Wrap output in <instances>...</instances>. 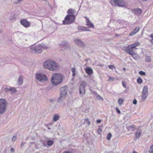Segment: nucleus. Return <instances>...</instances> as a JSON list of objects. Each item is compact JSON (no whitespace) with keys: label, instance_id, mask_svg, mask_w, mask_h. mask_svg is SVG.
Masks as SVG:
<instances>
[{"label":"nucleus","instance_id":"obj_1","mask_svg":"<svg viewBox=\"0 0 153 153\" xmlns=\"http://www.w3.org/2000/svg\"><path fill=\"white\" fill-rule=\"evenodd\" d=\"M44 67L51 71H56L59 69V67L57 63L51 60L45 61L44 63Z\"/></svg>","mask_w":153,"mask_h":153},{"label":"nucleus","instance_id":"obj_2","mask_svg":"<svg viewBox=\"0 0 153 153\" xmlns=\"http://www.w3.org/2000/svg\"><path fill=\"white\" fill-rule=\"evenodd\" d=\"M62 81V75L59 74H54L51 78V82L54 86H56L60 84Z\"/></svg>","mask_w":153,"mask_h":153},{"label":"nucleus","instance_id":"obj_3","mask_svg":"<svg viewBox=\"0 0 153 153\" xmlns=\"http://www.w3.org/2000/svg\"><path fill=\"white\" fill-rule=\"evenodd\" d=\"M48 47L44 44H41L37 46L30 47L31 51L33 53H39L42 52L43 49H47Z\"/></svg>","mask_w":153,"mask_h":153},{"label":"nucleus","instance_id":"obj_4","mask_svg":"<svg viewBox=\"0 0 153 153\" xmlns=\"http://www.w3.org/2000/svg\"><path fill=\"white\" fill-rule=\"evenodd\" d=\"M7 105V102L5 99H0V114L4 113L6 110Z\"/></svg>","mask_w":153,"mask_h":153},{"label":"nucleus","instance_id":"obj_5","mask_svg":"<svg viewBox=\"0 0 153 153\" xmlns=\"http://www.w3.org/2000/svg\"><path fill=\"white\" fill-rule=\"evenodd\" d=\"M110 3L112 5H114L116 6L123 7L126 6L124 0H111L110 1Z\"/></svg>","mask_w":153,"mask_h":153},{"label":"nucleus","instance_id":"obj_6","mask_svg":"<svg viewBox=\"0 0 153 153\" xmlns=\"http://www.w3.org/2000/svg\"><path fill=\"white\" fill-rule=\"evenodd\" d=\"M75 19V16H70L67 15L65 18V20L63 21V24L64 25L71 24L74 21Z\"/></svg>","mask_w":153,"mask_h":153},{"label":"nucleus","instance_id":"obj_7","mask_svg":"<svg viewBox=\"0 0 153 153\" xmlns=\"http://www.w3.org/2000/svg\"><path fill=\"white\" fill-rule=\"evenodd\" d=\"M36 79L40 82H46L48 80L46 76L42 74H36Z\"/></svg>","mask_w":153,"mask_h":153},{"label":"nucleus","instance_id":"obj_8","mask_svg":"<svg viewBox=\"0 0 153 153\" xmlns=\"http://www.w3.org/2000/svg\"><path fill=\"white\" fill-rule=\"evenodd\" d=\"M148 87L146 86H144L143 89L142 93L141 95L142 99V101H144L146 98L148 96Z\"/></svg>","mask_w":153,"mask_h":153},{"label":"nucleus","instance_id":"obj_9","mask_svg":"<svg viewBox=\"0 0 153 153\" xmlns=\"http://www.w3.org/2000/svg\"><path fill=\"white\" fill-rule=\"evenodd\" d=\"M87 85L85 81H82L81 82L80 86L79 88V93L80 94H84L85 93V88Z\"/></svg>","mask_w":153,"mask_h":153},{"label":"nucleus","instance_id":"obj_10","mask_svg":"<svg viewBox=\"0 0 153 153\" xmlns=\"http://www.w3.org/2000/svg\"><path fill=\"white\" fill-rule=\"evenodd\" d=\"M68 90V87L66 85L61 88L60 90V94L66 96L67 94Z\"/></svg>","mask_w":153,"mask_h":153},{"label":"nucleus","instance_id":"obj_11","mask_svg":"<svg viewBox=\"0 0 153 153\" xmlns=\"http://www.w3.org/2000/svg\"><path fill=\"white\" fill-rule=\"evenodd\" d=\"M74 41L76 44L78 45V46L83 48H84L85 46L83 42H82L80 39L76 38L74 39Z\"/></svg>","mask_w":153,"mask_h":153},{"label":"nucleus","instance_id":"obj_12","mask_svg":"<svg viewBox=\"0 0 153 153\" xmlns=\"http://www.w3.org/2000/svg\"><path fill=\"white\" fill-rule=\"evenodd\" d=\"M20 23L22 25L26 27H29L30 25V22L26 19L21 20Z\"/></svg>","mask_w":153,"mask_h":153},{"label":"nucleus","instance_id":"obj_13","mask_svg":"<svg viewBox=\"0 0 153 153\" xmlns=\"http://www.w3.org/2000/svg\"><path fill=\"white\" fill-rule=\"evenodd\" d=\"M140 44L139 42H136L132 44L129 45L128 46V48L133 49L134 48L137 49V48H136V47L137 46H139Z\"/></svg>","mask_w":153,"mask_h":153},{"label":"nucleus","instance_id":"obj_14","mask_svg":"<svg viewBox=\"0 0 153 153\" xmlns=\"http://www.w3.org/2000/svg\"><path fill=\"white\" fill-rule=\"evenodd\" d=\"M134 51L133 49H131L128 48V49L126 50V52L128 54L131 55L132 56L133 55H137V53L134 52H133Z\"/></svg>","mask_w":153,"mask_h":153},{"label":"nucleus","instance_id":"obj_15","mask_svg":"<svg viewBox=\"0 0 153 153\" xmlns=\"http://www.w3.org/2000/svg\"><path fill=\"white\" fill-rule=\"evenodd\" d=\"M134 11L135 15H139L141 14L142 13V10L141 9L139 8L135 9Z\"/></svg>","mask_w":153,"mask_h":153},{"label":"nucleus","instance_id":"obj_16","mask_svg":"<svg viewBox=\"0 0 153 153\" xmlns=\"http://www.w3.org/2000/svg\"><path fill=\"white\" fill-rule=\"evenodd\" d=\"M67 13H68V15H69L70 16H75L74 15L75 13V11L73 9H69L67 11Z\"/></svg>","mask_w":153,"mask_h":153},{"label":"nucleus","instance_id":"obj_17","mask_svg":"<svg viewBox=\"0 0 153 153\" xmlns=\"http://www.w3.org/2000/svg\"><path fill=\"white\" fill-rule=\"evenodd\" d=\"M78 29L79 30L82 31H88V28L87 27L83 26H79L78 27Z\"/></svg>","mask_w":153,"mask_h":153},{"label":"nucleus","instance_id":"obj_18","mask_svg":"<svg viewBox=\"0 0 153 153\" xmlns=\"http://www.w3.org/2000/svg\"><path fill=\"white\" fill-rule=\"evenodd\" d=\"M23 82V77L21 76H20L18 80V84L20 85H21L22 84Z\"/></svg>","mask_w":153,"mask_h":153},{"label":"nucleus","instance_id":"obj_19","mask_svg":"<svg viewBox=\"0 0 153 153\" xmlns=\"http://www.w3.org/2000/svg\"><path fill=\"white\" fill-rule=\"evenodd\" d=\"M85 71L86 73L89 75H90L93 73L92 70L89 67H87L86 68Z\"/></svg>","mask_w":153,"mask_h":153},{"label":"nucleus","instance_id":"obj_20","mask_svg":"<svg viewBox=\"0 0 153 153\" xmlns=\"http://www.w3.org/2000/svg\"><path fill=\"white\" fill-rule=\"evenodd\" d=\"M59 118V117L57 114H55L53 115V120L54 122L57 121Z\"/></svg>","mask_w":153,"mask_h":153},{"label":"nucleus","instance_id":"obj_21","mask_svg":"<svg viewBox=\"0 0 153 153\" xmlns=\"http://www.w3.org/2000/svg\"><path fill=\"white\" fill-rule=\"evenodd\" d=\"M86 25L89 26L90 27L94 28V25L91 23L89 19L86 21Z\"/></svg>","mask_w":153,"mask_h":153},{"label":"nucleus","instance_id":"obj_22","mask_svg":"<svg viewBox=\"0 0 153 153\" xmlns=\"http://www.w3.org/2000/svg\"><path fill=\"white\" fill-rule=\"evenodd\" d=\"M63 45L65 48H69L70 47L68 43L67 42H64Z\"/></svg>","mask_w":153,"mask_h":153},{"label":"nucleus","instance_id":"obj_23","mask_svg":"<svg viewBox=\"0 0 153 153\" xmlns=\"http://www.w3.org/2000/svg\"><path fill=\"white\" fill-rule=\"evenodd\" d=\"M66 96L64 95H62V94H60V96L58 99V102H62L64 98Z\"/></svg>","mask_w":153,"mask_h":153},{"label":"nucleus","instance_id":"obj_24","mask_svg":"<svg viewBox=\"0 0 153 153\" xmlns=\"http://www.w3.org/2000/svg\"><path fill=\"white\" fill-rule=\"evenodd\" d=\"M145 61L146 62H150L151 61V57L149 56H146L145 59Z\"/></svg>","mask_w":153,"mask_h":153},{"label":"nucleus","instance_id":"obj_25","mask_svg":"<svg viewBox=\"0 0 153 153\" xmlns=\"http://www.w3.org/2000/svg\"><path fill=\"white\" fill-rule=\"evenodd\" d=\"M47 144L50 146H51L53 143V140H49L47 141Z\"/></svg>","mask_w":153,"mask_h":153},{"label":"nucleus","instance_id":"obj_26","mask_svg":"<svg viewBox=\"0 0 153 153\" xmlns=\"http://www.w3.org/2000/svg\"><path fill=\"white\" fill-rule=\"evenodd\" d=\"M71 71L72 74V76L73 77H74L76 75V69L75 68H72L71 69Z\"/></svg>","mask_w":153,"mask_h":153},{"label":"nucleus","instance_id":"obj_27","mask_svg":"<svg viewBox=\"0 0 153 153\" xmlns=\"http://www.w3.org/2000/svg\"><path fill=\"white\" fill-rule=\"evenodd\" d=\"M10 91L12 93H15L16 91V90L14 88L10 87Z\"/></svg>","mask_w":153,"mask_h":153},{"label":"nucleus","instance_id":"obj_28","mask_svg":"<svg viewBox=\"0 0 153 153\" xmlns=\"http://www.w3.org/2000/svg\"><path fill=\"white\" fill-rule=\"evenodd\" d=\"M141 135V133L140 132H135V137L137 138L138 139L140 136Z\"/></svg>","mask_w":153,"mask_h":153},{"label":"nucleus","instance_id":"obj_29","mask_svg":"<svg viewBox=\"0 0 153 153\" xmlns=\"http://www.w3.org/2000/svg\"><path fill=\"white\" fill-rule=\"evenodd\" d=\"M16 19V17H15V15L14 14L11 15L10 17V19L11 21H13L15 20Z\"/></svg>","mask_w":153,"mask_h":153},{"label":"nucleus","instance_id":"obj_30","mask_svg":"<svg viewBox=\"0 0 153 153\" xmlns=\"http://www.w3.org/2000/svg\"><path fill=\"white\" fill-rule=\"evenodd\" d=\"M140 29V27H137L133 30L136 33L139 31Z\"/></svg>","mask_w":153,"mask_h":153},{"label":"nucleus","instance_id":"obj_31","mask_svg":"<svg viewBox=\"0 0 153 153\" xmlns=\"http://www.w3.org/2000/svg\"><path fill=\"white\" fill-rule=\"evenodd\" d=\"M143 81L142 79L140 77L138 78L137 79V82L138 83L141 84Z\"/></svg>","mask_w":153,"mask_h":153},{"label":"nucleus","instance_id":"obj_32","mask_svg":"<svg viewBox=\"0 0 153 153\" xmlns=\"http://www.w3.org/2000/svg\"><path fill=\"white\" fill-rule=\"evenodd\" d=\"M112 136V135L111 133H109L108 134L107 137V139L108 140H110L111 137Z\"/></svg>","mask_w":153,"mask_h":153},{"label":"nucleus","instance_id":"obj_33","mask_svg":"<svg viewBox=\"0 0 153 153\" xmlns=\"http://www.w3.org/2000/svg\"><path fill=\"white\" fill-rule=\"evenodd\" d=\"M139 74L140 75L143 76L146 75V73L143 71H140L139 72Z\"/></svg>","mask_w":153,"mask_h":153},{"label":"nucleus","instance_id":"obj_34","mask_svg":"<svg viewBox=\"0 0 153 153\" xmlns=\"http://www.w3.org/2000/svg\"><path fill=\"white\" fill-rule=\"evenodd\" d=\"M123 102V100L122 99H119L118 100V102L119 104L120 105H121L122 104Z\"/></svg>","mask_w":153,"mask_h":153},{"label":"nucleus","instance_id":"obj_35","mask_svg":"<svg viewBox=\"0 0 153 153\" xmlns=\"http://www.w3.org/2000/svg\"><path fill=\"white\" fill-rule=\"evenodd\" d=\"M114 79V78L111 76L109 77V79L108 80V81L110 82V81H113Z\"/></svg>","mask_w":153,"mask_h":153},{"label":"nucleus","instance_id":"obj_36","mask_svg":"<svg viewBox=\"0 0 153 153\" xmlns=\"http://www.w3.org/2000/svg\"><path fill=\"white\" fill-rule=\"evenodd\" d=\"M149 152L150 153H153V145H152L150 147Z\"/></svg>","mask_w":153,"mask_h":153},{"label":"nucleus","instance_id":"obj_37","mask_svg":"<svg viewBox=\"0 0 153 153\" xmlns=\"http://www.w3.org/2000/svg\"><path fill=\"white\" fill-rule=\"evenodd\" d=\"M108 67L110 69H113L114 68H115V67L114 65H108Z\"/></svg>","mask_w":153,"mask_h":153},{"label":"nucleus","instance_id":"obj_38","mask_svg":"<svg viewBox=\"0 0 153 153\" xmlns=\"http://www.w3.org/2000/svg\"><path fill=\"white\" fill-rule=\"evenodd\" d=\"M97 100H103V98L101 97L99 95H98L97 97Z\"/></svg>","mask_w":153,"mask_h":153},{"label":"nucleus","instance_id":"obj_39","mask_svg":"<svg viewBox=\"0 0 153 153\" xmlns=\"http://www.w3.org/2000/svg\"><path fill=\"white\" fill-rule=\"evenodd\" d=\"M122 85L123 86L124 88H126V82H124V81H123L122 82Z\"/></svg>","mask_w":153,"mask_h":153},{"label":"nucleus","instance_id":"obj_40","mask_svg":"<svg viewBox=\"0 0 153 153\" xmlns=\"http://www.w3.org/2000/svg\"><path fill=\"white\" fill-rule=\"evenodd\" d=\"M85 122L87 123L88 125H89L90 124V120L88 119H86L85 120Z\"/></svg>","mask_w":153,"mask_h":153},{"label":"nucleus","instance_id":"obj_41","mask_svg":"<svg viewBox=\"0 0 153 153\" xmlns=\"http://www.w3.org/2000/svg\"><path fill=\"white\" fill-rule=\"evenodd\" d=\"M4 90L6 92H8L9 91H10V88H4Z\"/></svg>","mask_w":153,"mask_h":153},{"label":"nucleus","instance_id":"obj_42","mask_svg":"<svg viewBox=\"0 0 153 153\" xmlns=\"http://www.w3.org/2000/svg\"><path fill=\"white\" fill-rule=\"evenodd\" d=\"M102 130L100 128H99L97 130V132L98 134H100L101 133Z\"/></svg>","mask_w":153,"mask_h":153},{"label":"nucleus","instance_id":"obj_43","mask_svg":"<svg viewBox=\"0 0 153 153\" xmlns=\"http://www.w3.org/2000/svg\"><path fill=\"white\" fill-rule=\"evenodd\" d=\"M16 136H13L12 139V141L13 142H14L16 140Z\"/></svg>","mask_w":153,"mask_h":153},{"label":"nucleus","instance_id":"obj_44","mask_svg":"<svg viewBox=\"0 0 153 153\" xmlns=\"http://www.w3.org/2000/svg\"><path fill=\"white\" fill-rule=\"evenodd\" d=\"M135 33V32L133 30L129 34V35L130 36H131L132 35H134V34Z\"/></svg>","mask_w":153,"mask_h":153},{"label":"nucleus","instance_id":"obj_45","mask_svg":"<svg viewBox=\"0 0 153 153\" xmlns=\"http://www.w3.org/2000/svg\"><path fill=\"white\" fill-rule=\"evenodd\" d=\"M116 110L118 114H120L121 113V112H120V111L119 110V109L117 107L116 108Z\"/></svg>","mask_w":153,"mask_h":153},{"label":"nucleus","instance_id":"obj_46","mask_svg":"<svg viewBox=\"0 0 153 153\" xmlns=\"http://www.w3.org/2000/svg\"><path fill=\"white\" fill-rule=\"evenodd\" d=\"M132 56L134 59H137V57L136 55H133Z\"/></svg>","mask_w":153,"mask_h":153},{"label":"nucleus","instance_id":"obj_47","mask_svg":"<svg viewBox=\"0 0 153 153\" xmlns=\"http://www.w3.org/2000/svg\"><path fill=\"white\" fill-rule=\"evenodd\" d=\"M10 152H11L12 153L14 152V149L13 148H11L10 149Z\"/></svg>","mask_w":153,"mask_h":153},{"label":"nucleus","instance_id":"obj_48","mask_svg":"<svg viewBox=\"0 0 153 153\" xmlns=\"http://www.w3.org/2000/svg\"><path fill=\"white\" fill-rule=\"evenodd\" d=\"M133 103L134 104H136L137 103V101L135 99L133 101Z\"/></svg>","mask_w":153,"mask_h":153},{"label":"nucleus","instance_id":"obj_49","mask_svg":"<svg viewBox=\"0 0 153 153\" xmlns=\"http://www.w3.org/2000/svg\"><path fill=\"white\" fill-rule=\"evenodd\" d=\"M23 0H17V2H16V4H18L20 3Z\"/></svg>","mask_w":153,"mask_h":153},{"label":"nucleus","instance_id":"obj_50","mask_svg":"<svg viewBox=\"0 0 153 153\" xmlns=\"http://www.w3.org/2000/svg\"><path fill=\"white\" fill-rule=\"evenodd\" d=\"M25 143H24L23 142H22L21 143V147H22V146H23L24 145V144H25Z\"/></svg>","mask_w":153,"mask_h":153},{"label":"nucleus","instance_id":"obj_51","mask_svg":"<svg viewBox=\"0 0 153 153\" xmlns=\"http://www.w3.org/2000/svg\"><path fill=\"white\" fill-rule=\"evenodd\" d=\"M101 122V121L100 120H97V123H100Z\"/></svg>","mask_w":153,"mask_h":153},{"label":"nucleus","instance_id":"obj_52","mask_svg":"<svg viewBox=\"0 0 153 153\" xmlns=\"http://www.w3.org/2000/svg\"><path fill=\"white\" fill-rule=\"evenodd\" d=\"M99 66L101 67H103L104 66V65L103 64H100Z\"/></svg>","mask_w":153,"mask_h":153},{"label":"nucleus","instance_id":"obj_53","mask_svg":"<svg viewBox=\"0 0 153 153\" xmlns=\"http://www.w3.org/2000/svg\"><path fill=\"white\" fill-rule=\"evenodd\" d=\"M84 18H85V19H86V21H87V20H89V19H88V18H87V17H86V16H85L84 17Z\"/></svg>","mask_w":153,"mask_h":153},{"label":"nucleus","instance_id":"obj_54","mask_svg":"<svg viewBox=\"0 0 153 153\" xmlns=\"http://www.w3.org/2000/svg\"><path fill=\"white\" fill-rule=\"evenodd\" d=\"M150 37L151 38H153V34H151L150 35Z\"/></svg>","mask_w":153,"mask_h":153},{"label":"nucleus","instance_id":"obj_55","mask_svg":"<svg viewBox=\"0 0 153 153\" xmlns=\"http://www.w3.org/2000/svg\"><path fill=\"white\" fill-rule=\"evenodd\" d=\"M43 146L44 147H45V146H46V144H45L44 143H43Z\"/></svg>","mask_w":153,"mask_h":153},{"label":"nucleus","instance_id":"obj_56","mask_svg":"<svg viewBox=\"0 0 153 153\" xmlns=\"http://www.w3.org/2000/svg\"><path fill=\"white\" fill-rule=\"evenodd\" d=\"M63 153H71V152H69L66 151V152H65Z\"/></svg>","mask_w":153,"mask_h":153},{"label":"nucleus","instance_id":"obj_57","mask_svg":"<svg viewBox=\"0 0 153 153\" xmlns=\"http://www.w3.org/2000/svg\"><path fill=\"white\" fill-rule=\"evenodd\" d=\"M132 153H137V152L135 151H134Z\"/></svg>","mask_w":153,"mask_h":153},{"label":"nucleus","instance_id":"obj_58","mask_svg":"<svg viewBox=\"0 0 153 153\" xmlns=\"http://www.w3.org/2000/svg\"><path fill=\"white\" fill-rule=\"evenodd\" d=\"M142 0L143 1H147V0Z\"/></svg>","mask_w":153,"mask_h":153},{"label":"nucleus","instance_id":"obj_59","mask_svg":"<svg viewBox=\"0 0 153 153\" xmlns=\"http://www.w3.org/2000/svg\"><path fill=\"white\" fill-rule=\"evenodd\" d=\"M119 36V35H118V34H116L115 35V36Z\"/></svg>","mask_w":153,"mask_h":153},{"label":"nucleus","instance_id":"obj_60","mask_svg":"<svg viewBox=\"0 0 153 153\" xmlns=\"http://www.w3.org/2000/svg\"><path fill=\"white\" fill-rule=\"evenodd\" d=\"M152 43H153V39L152 40Z\"/></svg>","mask_w":153,"mask_h":153},{"label":"nucleus","instance_id":"obj_61","mask_svg":"<svg viewBox=\"0 0 153 153\" xmlns=\"http://www.w3.org/2000/svg\"><path fill=\"white\" fill-rule=\"evenodd\" d=\"M123 69L124 70V71H126V69L125 68H123Z\"/></svg>","mask_w":153,"mask_h":153},{"label":"nucleus","instance_id":"obj_62","mask_svg":"<svg viewBox=\"0 0 153 153\" xmlns=\"http://www.w3.org/2000/svg\"><path fill=\"white\" fill-rule=\"evenodd\" d=\"M50 101H51V102H52V99H51Z\"/></svg>","mask_w":153,"mask_h":153},{"label":"nucleus","instance_id":"obj_63","mask_svg":"<svg viewBox=\"0 0 153 153\" xmlns=\"http://www.w3.org/2000/svg\"><path fill=\"white\" fill-rule=\"evenodd\" d=\"M48 129H50L51 128H48Z\"/></svg>","mask_w":153,"mask_h":153},{"label":"nucleus","instance_id":"obj_64","mask_svg":"<svg viewBox=\"0 0 153 153\" xmlns=\"http://www.w3.org/2000/svg\"><path fill=\"white\" fill-rule=\"evenodd\" d=\"M130 127H131V128H132V126H130Z\"/></svg>","mask_w":153,"mask_h":153}]
</instances>
